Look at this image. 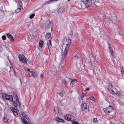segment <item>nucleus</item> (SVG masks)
<instances>
[{"instance_id":"obj_35","label":"nucleus","mask_w":124,"mask_h":124,"mask_svg":"<svg viewBox=\"0 0 124 124\" xmlns=\"http://www.w3.org/2000/svg\"><path fill=\"white\" fill-rule=\"evenodd\" d=\"M31 35H29L28 36V39L29 40H31V39L30 38H31Z\"/></svg>"},{"instance_id":"obj_14","label":"nucleus","mask_w":124,"mask_h":124,"mask_svg":"<svg viewBox=\"0 0 124 124\" xmlns=\"http://www.w3.org/2000/svg\"><path fill=\"white\" fill-rule=\"evenodd\" d=\"M26 71L27 72V73H28V75L30 77H31L33 75L32 71H30V69H28Z\"/></svg>"},{"instance_id":"obj_32","label":"nucleus","mask_w":124,"mask_h":124,"mask_svg":"<svg viewBox=\"0 0 124 124\" xmlns=\"http://www.w3.org/2000/svg\"><path fill=\"white\" fill-rule=\"evenodd\" d=\"M35 15L34 14H33L31 15L30 16V18L31 19Z\"/></svg>"},{"instance_id":"obj_24","label":"nucleus","mask_w":124,"mask_h":124,"mask_svg":"<svg viewBox=\"0 0 124 124\" xmlns=\"http://www.w3.org/2000/svg\"><path fill=\"white\" fill-rule=\"evenodd\" d=\"M108 47L109 48V51L111 53V54H112L113 53V50L111 48V45H110L109 43H108Z\"/></svg>"},{"instance_id":"obj_26","label":"nucleus","mask_w":124,"mask_h":124,"mask_svg":"<svg viewBox=\"0 0 124 124\" xmlns=\"http://www.w3.org/2000/svg\"><path fill=\"white\" fill-rule=\"evenodd\" d=\"M55 1V0H50L46 2L45 3V4H50L52 3V2Z\"/></svg>"},{"instance_id":"obj_6","label":"nucleus","mask_w":124,"mask_h":124,"mask_svg":"<svg viewBox=\"0 0 124 124\" xmlns=\"http://www.w3.org/2000/svg\"><path fill=\"white\" fill-rule=\"evenodd\" d=\"M84 4L86 8H88L92 5V1L91 0H87Z\"/></svg>"},{"instance_id":"obj_18","label":"nucleus","mask_w":124,"mask_h":124,"mask_svg":"<svg viewBox=\"0 0 124 124\" xmlns=\"http://www.w3.org/2000/svg\"><path fill=\"white\" fill-rule=\"evenodd\" d=\"M21 114L23 117H21L22 119V118H24V119L25 120V118L27 119V120H28L27 118H28V117L26 115V114L23 112H21Z\"/></svg>"},{"instance_id":"obj_27","label":"nucleus","mask_w":124,"mask_h":124,"mask_svg":"<svg viewBox=\"0 0 124 124\" xmlns=\"http://www.w3.org/2000/svg\"><path fill=\"white\" fill-rule=\"evenodd\" d=\"M80 96L82 100L84 97L85 96L84 93H82L80 95Z\"/></svg>"},{"instance_id":"obj_22","label":"nucleus","mask_w":124,"mask_h":124,"mask_svg":"<svg viewBox=\"0 0 124 124\" xmlns=\"http://www.w3.org/2000/svg\"><path fill=\"white\" fill-rule=\"evenodd\" d=\"M43 41L41 40H40L39 42V46L41 47H43Z\"/></svg>"},{"instance_id":"obj_20","label":"nucleus","mask_w":124,"mask_h":124,"mask_svg":"<svg viewBox=\"0 0 124 124\" xmlns=\"http://www.w3.org/2000/svg\"><path fill=\"white\" fill-rule=\"evenodd\" d=\"M15 95H16V97H15V98H16V101L17 103H18V104H19V107H21V105L20 104V102L19 101L18 98L16 94H16H15Z\"/></svg>"},{"instance_id":"obj_17","label":"nucleus","mask_w":124,"mask_h":124,"mask_svg":"<svg viewBox=\"0 0 124 124\" xmlns=\"http://www.w3.org/2000/svg\"><path fill=\"white\" fill-rule=\"evenodd\" d=\"M8 119L7 118V115L6 114H4V117H3V121L4 122H6L8 120Z\"/></svg>"},{"instance_id":"obj_23","label":"nucleus","mask_w":124,"mask_h":124,"mask_svg":"<svg viewBox=\"0 0 124 124\" xmlns=\"http://www.w3.org/2000/svg\"><path fill=\"white\" fill-rule=\"evenodd\" d=\"M121 74L122 76L124 75V69L122 67H120Z\"/></svg>"},{"instance_id":"obj_51","label":"nucleus","mask_w":124,"mask_h":124,"mask_svg":"<svg viewBox=\"0 0 124 124\" xmlns=\"http://www.w3.org/2000/svg\"><path fill=\"white\" fill-rule=\"evenodd\" d=\"M16 2L17 3H18L17 2Z\"/></svg>"},{"instance_id":"obj_48","label":"nucleus","mask_w":124,"mask_h":124,"mask_svg":"<svg viewBox=\"0 0 124 124\" xmlns=\"http://www.w3.org/2000/svg\"><path fill=\"white\" fill-rule=\"evenodd\" d=\"M58 0H55L56 1H57Z\"/></svg>"},{"instance_id":"obj_50","label":"nucleus","mask_w":124,"mask_h":124,"mask_svg":"<svg viewBox=\"0 0 124 124\" xmlns=\"http://www.w3.org/2000/svg\"><path fill=\"white\" fill-rule=\"evenodd\" d=\"M112 20H113V19H112Z\"/></svg>"},{"instance_id":"obj_25","label":"nucleus","mask_w":124,"mask_h":124,"mask_svg":"<svg viewBox=\"0 0 124 124\" xmlns=\"http://www.w3.org/2000/svg\"><path fill=\"white\" fill-rule=\"evenodd\" d=\"M51 36V34L47 32L46 34V39H49L50 38Z\"/></svg>"},{"instance_id":"obj_34","label":"nucleus","mask_w":124,"mask_h":124,"mask_svg":"<svg viewBox=\"0 0 124 124\" xmlns=\"http://www.w3.org/2000/svg\"><path fill=\"white\" fill-rule=\"evenodd\" d=\"M2 39L3 40H5L6 39V37L5 36L3 35L2 36Z\"/></svg>"},{"instance_id":"obj_1","label":"nucleus","mask_w":124,"mask_h":124,"mask_svg":"<svg viewBox=\"0 0 124 124\" xmlns=\"http://www.w3.org/2000/svg\"><path fill=\"white\" fill-rule=\"evenodd\" d=\"M71 43L70 39H66L63 44V45L65 46V48L63 51L62 49L61 50L62 57L61 61V63H64L66 60V56L67 53L70 47Z\"/></svg>"},{"instance_id":"obj_42","label":"nucleus","mask_w":124,"mask_h":124,"mask_svg":"<svg viewBox=\"0 0 124 124\" xmlns=\"http://www.w3.org/2000/svg\"><path fill=\"white\" fill-rule=\"evenodd\" d=\"M114 17V20H116V16H115Z\"/></svg>"},{"instance_id":"obj_19","label":"nucleus","mask_w":124,"mask_h":124,"mask_svg":"<svg viewBox=\"0 0 124 124\" xmlns=\"http://www.w3.org/2000/svg\"><path fill=\"white\" fill-rule=\"evenodd\" d=\"M47 45L48 46V48L49 50H50L52 46L51 43V40H49L47 42Z\"/></svg>"},{"instance_id":"obj_41","label":"nucleus","mask_w":124,"mask_h":124,"mask_svg":"<svg viewBox=\"0 0 124 124\" xmlns=\"http://www.w3.org/2000/svg\"><path fill=\"white\" fill-rule=\"evenodd\" d=\"M114 90H115V91L116 92L117 91V90L116 88H114Z\"/></svg>"},{"instance_id":"obj_46","label":"nucleus","mask_w":124,"mask_h":124,"mask_svg":"<svg viewBox=\"0 0 124 124\" xmlns=\"http://www.w3.org/2000/svg\"><path fill=\"white\" fill-rule=\"evenodd\" d=\"M111 87H113V86H112V85H111Z\"/></svg>"},{"instance_id":"obj_33","label":"nucleus","mask_w":124,"mask_h":124,"mask_svg":"<svg viewBox=\"0 0 124 124\" xmlns=\"http://www.w3.org/2000/svg\"><path fill=\"white\" fill-rule=\"evenodd\" d=\"M72 123L71 124H79V123L76 121H72Z\"/></svg>"},{"instance_id":"obj_36","label":"nucleus","mask_w":124,"mask_h":124,"mask_svg":"<svg viewBox=\"0 0 124 124\" xmlns=\"http://www.w3.org/2000/svg\"><path fill=\"white\" fill-rule=\"evenodd\" d=\"M59 94L62 97L63 96V93H59Z\"/></svg>"},{"instance_id":"obj_49","label":"nucleus","mask_w":124,"mask_h":124,"mask_svg":"<svg viewBox=\"0 0 124 124\" xmlns=\"http://www.w3.org/2000/svg\"><path fill=\"white\" fill-rule=\"evenodd\" d=\"M68 1H70V0H67Z\"/></svg>"},{"instance_id":"obj_5","label":"nucleus","mask_w":124,"mask_h":124,"mask_svg":"<svg viewBox=\"0 0 124 124\" xmlns=\"http://www.w3.org/2000/svg\"><path fill=\"white\" fill-rule=\"evenodd\" d=\"M19 3L18 5V7L17 9L15 10V12L16 13L19 12L22 8V2L19 0H17Z\"/></svg>"},{"instance_id":"obj_13","label":"nucleus","mask_w":124,"mask_h":124,"mask_svg":"<svg viewBox=\"0 0 124 124\" xmlns=\"http://www.w3.org/2000/svg\"><path fill=\"white\" fill-rule=\"evenodd\" d=\"M64 10V8L62 7H61L58 10V13L59 14H61L63 12Z\"/></svg>"},{"instance_id":"obj_7","label":"nucleus","mask_w":124,"mask_h":124,"mask_svg":"<svg viewBox=\"0 0 124 124\" xmlns=\"http://www.w3.org/2000/svg\"><path fill=\"white\" fill-rule=\"evenodd\" d=\"M111 91V93L114 95H115V94H116L119 97V98H121L122 97V95L119 92L117 91L115 93L113 90H112Z\"/></svg>"},{"instance_id":"obj_43","label":"nucleus","mask_w":124,"mask_h":124,"mask_svg":"<svg viewBox=\"0 0 124 124\" xmlns=\"http://www.w3.org/2000/svg\"><path fill=\"white\" fill-rule=\"evenodd\" d=\"M89 88H87L85 90V91H87V90H89Z\"/></svg>"},{"instance_id":"obj_44","label":"nucleus","mask_w":124,"mask_h":124,"mask_svg":"<svg viewBox=\"0 0 124 124\" xmlns=\"http://www.w3.org/2000/svg\"><path fill=\"white\" fill-rule=\"evenodd\" d=\"M43 75H41V78H43Z\"/></svg>"},{"instance_id":"obj_39","label":"nucleus","mask_w":124,"mask_h":124,"mask_svg":"<svg viewBox=\"0 0 124 124\" xmlns=\"http://www.w3.org/2000/svg\"><path fill=\"white\" fill-rule=\"evenodd\" d=\"M118 124H124V123H122L121 121H120V122H119L118 123Z\"/></svg>"},{"instance_id":"obj_28","label":"nucleus","mask_w":124,"mask_h":124,"mask_svg":"<svg viewBox=\"0 0 124 124\" xmlns=\"http://www.w3.org/2000/svg\"><path fill=\"white\" fill-rule=\"evenodd\" d=\"M13 113L15 116L16 117H17L18 116L17 110L15 111H14V112H13Z\"/></svg>"},{"instance_id":"obj_3","label":"nucleus","mask_w":124,"mask_h":124,"mask_svg":"<svg viewBox=\"0 0 124 124\" xmlns=\"http://www.w3.org/2000/svg\"><path fill=\"white\" fill-rule=\"evenodd\" d=\"M19 58L20 61L23 63H25L27 62V59L23 54L19 55Z\"/></svg>"},{"instance_id":"obj_12","label":"nucleus","mask_w":124,"mask_h":124,"mask_svg":"<svg viewBox=\"0 0 124 124\" xmlns=\"http://www.w3.org/2000/svg\"><path fill=\"white\" fill-rule=\"evenodd\" d=\"M71 81L70 82V87H72L73 86V85L75 82L77 81V80L76 79H71Z\"/></svg>"},{"instance_id":"obj_2","label":"nucleus","mask_w":124,"mask_h":124,"mask_svg":"<svg viewBox=\"0 0 124 124\" xmlns=\"http://www.w3.org/2000/svg\"><path fill=\"white\" fill-rule=\"evenodd\" d=\"M2 97L5 100H9L11 102L13 101V98L12 96L11 95L3 93L2 95Z\"/></svg>"},{"instance_id":"obj_38","label":"nucleus","mask_w":124,"mask_h":124,"mask_svg":"<svg viewBox=\"0 0 124 124\" xmlns=\"http://www.w3.org/2000/svg\"><path fill=\"white\" fill-rule=\"evenodd\" d=\"M28 118V120H28V123L29 124H30L31 123L30 120L29 118L28 117V118Z\"/></svg>"},{"instance_id":"obj_29","label":"nucleus","mask_w":124,"mask_h":124,"mask_svg":"<svg viewBox=\"0 0 124 124\" xmlns=\"http://www.w3.org/2000/svg\"><path fill=\"white\" fill-rule=\"evenodd\" d=\"M11 110L13 112L14 111L16 110H17L15 108L12 107H11L10 108Z\"/></svg>"},{"instance_id":"obj_31","label":"nucleus","mask_w":124,"mask_h":124,"mask_svg":"<svg viewBox=\"0 0 124 124\" xmlns=\"http://www.w3.org/2000/svg\"><path fill=\"white\" fill-rule=\"evenodd\" d=\"M89 98L91 100L93 101H94L95 100V98L92 96L90 97Z\"/></svg>"},{"instance_id":"obj_30","label":"nucleus","mask_w":124,"mask_h":124,"mask_svg":"<svg viewBox=\"0 0 124 124\" xmlns=\"http://www.w3.org/2000/svg\"><path fill=\"white\" fill-rule=\"evenodd\" d=\"M37 75V72H34L33 73V76L34 78H35Z\"/></svg>"},{"instance_id":"obj_4","label":"nucleus","mask_w":124,"mask_h":124,"mask_svg":"<svg viewBox=\"0 0 124 124\" xmlns=\"http://www.w3.org/2000/svg\"><path fill=\"white\" fill-rule=\"evenodd\" d=\"M65 119L68 121H73L75 120V118L72 115L67 114L64 116Z\"/></svg>"},{"instance_id":"obj_11","label":"nucleus","mask_w":124,"mask_h":124,"mask_svg":"<svg viewBox=\"0 0 124 124\" xmlns=\"http://www.w3.org/2000/svg\"><path fill=\"white\" fill-rule=\"evenodd\" d=\"M7 37L9 38L10 40V41L13 42L14 41V39L13 37L10 34L8 33L6 34V35Z\"/></svg>"},{"instance_id":"obj_9","label":"nucleus","mask_w":124,"mask_h":124,"mask_svg":"<svg viewBox=\"0 0 124 124\" xmlns=\"http://www.w3.org/2000/svg\"><path fill=\"white\" fill-rule=\"evenodd\" d=\"M51 22L49 21H47L45 23V28L47 29L49 28L51 25Z\"/></svg>"},{"instance_id":"obj_47","label":"nucleus","mask_w":124,"mask_h":124,"mask_svg":"<svg viewBox=\"0 0 124 124\" xmlns=\"http://www.w3.org/2000/svg\"><path fill=\"white\" fill-rule=\"evenodd\" d=\"M111 22H112V21H111H111H110V23H111Z\"/></svg>"},{"instance_id":"obj_10","label":"nucleus","mask_w":124,"mask_h":124,"mask_svg":"<svg viewBox=\"0 0 124 124\" xmlns=\"http://www.w3.org/2000/svg\"><path fill=\"white\" fill-rule=\"evenodd\" d=\"M71 79L70 78H67L65 79L64 80L62 81V82L63 84L65 85H67L70 81Z\"/></svg>"},{"instance_id":"obj_40","label":"nucleus","mask_w":124,"mask_h":124,"mask_svg":"<svg viewBox=\"0 0 124 124\" xmlns=\"http://www.w3.org/2000/svg\"><path fill=\"white\" fill-rule=\"evenodd\" d=\"M14 102L15 104L14 105V106L15 107H16L17 106V104H16V103L15 102Z\"/></svg>"},{"instance_id":"obj_15","label":"nucleus","mask_w":124,"mask_h":124,"mask_svg":"<svg viewBox=\"0 0 124 124\" xmlns=\"http://www.w3.org/2000/svg\"><path fill=\"white\" fill-rule=\"evenodd\" d=\"M81 109L82 111H84L85 109L87 108L86 107V103H84L83 104L81 107Z\"/></svg>"},{"instance_id":"obj_45","label":"nucleus","mask_w":124,"mask_h":124,"mask_svg":"<svg viewBox=\"0 0 124 124\" xmlns=\"http://www.w3.org/2000/svg\"><path fill=\"white\" fill-rule=\"evenodd\" d=\"M96 55L95 56L93 57V58L94 59V58H95L96 57Z\"/></svg>"},{"instance_id":"obj_8","label":"nucleus","mask_w":124,"mask_h":124,"mask_svg":"<svg viewBox=\"0 0 124 124\" xmlns=\"http://www.w3.org/2000/svg\"><path fill=\"white\" fill-rule=\"evenodd\" d=\"M113 110V108L111 106H109L106 108L105 110H104L105 112H106L108 113H109L110 112L112 111Z\"/></svg>"},{"instance_id":"obj_21","label":"nucleus","mask_w":124,"mask_h":124,"mask_svg":"<svg viewBox=\"0 0 124 124\" xmlns=\"http://www.w3.org/2000/svg\"><path fill=\"white\" fill-rule=\"evenodd\" d=\"M54 111L55 114H58L59 113V109L57 107H55L54 108Z\"/></svg>"},{"instance_id":"obj_37","label":"nucleus","mask_w":124,"mask_h":124,"mask_svg":"<svg viewBox=\"0 0 124 124\" xmlns=\"http://www.w3.org/2000/svg\"><path fill=\"white\" fill-rule=\"evenodd\" d=\"M93 121L94 122H96L97 121V119L96 118H94L93 119Z\"/></svg>"},{"instance_id":"obj_16","label":"nucleus","mask_w":124,"mask_h":124,"mask_svg":"<svg viewBox=\"0 0 124 124\" xmlns=\"http://www.w3.org/2000/svg\"><path fill=\"white\" fill-rule=\"evenodd\" d=\"M55 120L59 122L63 123L64 122V121L63 119L58 116L56 117Z\"/></svg>"}]
</instances>
